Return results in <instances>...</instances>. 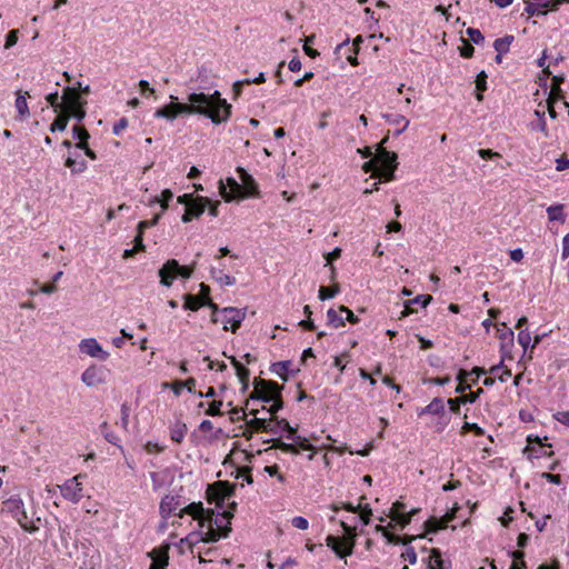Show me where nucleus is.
Masks as SVG:
<instances>
[{"mask_svg":"<svg viewBox=\"0 0 569 569\" xmlns=\"http://www.w3.org/2000/svg\"><path fill=\"white\" fill-rule=\"evenodd\" d=\"M154 112L156 118H164L173 121L179 114H200L211 120L213 124L227 122L231 117L232 106L221 97L220 91L212 93L191 92L188 94V103L178 102L177 97Z\"/></svg>","mask_w":569,"mask_h":569,"instance_id":"nucleus-1","label":"nucleus"},{"mask_svg":"<svg viewBox=\"0 0 569 569\" xmlns=\"http://www.w3.org/2000/svg\"><path fill=\"white\" fill-rule=\"evenodd\" d=\"M376 160L379 168V180L390 182L396 179V170L398 168V156L393 151H389L386 147L377 146Z\"/></svg>","mask_w":569,"mask_h":569,"instance_id":"nucleus-2","label":"nucleus"},{"mask_svg":"<svg viewBox=\"0 0 569 569\" xmlns=\"http://www.w3.org/2000/svg\"><path fill=\"white\" fill-rule=\"evenodd\" d=\"M283 386L279 385L273 380H266L262 378H254L253 380V390L249 395L247 400V405L249 401H262L264 403H270L271 400L274 399L280 392H282Z\"/></svg>","mask_w":569,"mask_h":569,"instance_id":"nucleus-3","label":"nucleus"},{"mask_svg":"<svg viewBox=\"0 0 569 569\" xmlns=\"http://www.w3.org/2000/svg\"><path fill=\"white\" fill-rule=\"evenodd\" d=\"M2 511L10 513L24 531L34 533L39 530L38 526L29 523L24 503L19 496H12L4 500Z\"/></svg>","mask_w":569,"mask_h":569,"instance_id":"nucleus-4","label":"nucleus"},{"mask_svg":"<svg viewBox=\"0 0 569 569\" xmlns=\"http://www.w3.org/2000/svg\"><path fill=\"white\" fill-rule=\"evenodd\" d=\"M193 270L194 266H181L178 260L170 259L158 271L160 283L164 287H170L178 277L189 279Z\"/></svg>","mask_w":569,"mask_h":569,"instance_id":"nucleus-5","label":"nucleus"},{"mask_svg":"<svg viewBox=\"0 0 569 569\" xmlns=\"http://www.w3.org/2000/svg\"><path fill=\"white\" fill-rule=\"evenodd\" d=\"M236 485L228 481H217L208 486L206 499L209 503H214L218 509L224 508V501L234 496Z\"/></svg>","mask_w":569,"mask_h":569,"instance_id":"nucleus-6","label":"nucleus"},{"mask_svg":"<svg viewBox=\"0 0 569 569\" xmlns=\"http://www.w3.org/2000/svg\"><path fill=\"white\" fill-rule=\"evenodd\" d=\"M237 508V503L233 501L229 505L228 510L214 513V510L208 509L204 521H209V527L218 529L220 532L226 531L227 527H230V519L233 517V511Z\"/></svg>","mask_w":569,"mask_h":569,"instance_id":"nucleus-7","label":"nucleus"},{"mask_svg":"<svg viewBox=\"0 0 569 569\" xmlns=\"http://www.w3.org/2000/svg\"><path fill=\"white\" fill-rule=\"evenodd\" d=\"M246 311L234 307H226L221 309L220 321L223 325V330L237 332L242 321L244 320Z\"/></svg>","mask_w":569,"mask_h":569,"instance_id":"nucleus-8","label":"nucleus"},{"mask_svg":"<svg viewBox=\"0 0 569 569\" xmlns=\"http://www.w3.org/2000/svg\"><path fill=\"white\" fill-rule=\"evenodd\" d=\"M565 0H523L525 11L530 16H546L548 11H557Z\"/></svg>","mask_w":569,"mask_h":569,"instance_id":"nucleus-9","label":"nucleus"},{"mask_svg":"<svg viewBox=\"0 0 569 569\" xmlns=\"http://www.w3.org/2000/svg\"><path fill=\"white\" fill-rule=\"evenodd\" d=\"M236 171L238 173L239 179L241 180L240 187H242L241 194H243V199L259 198V186L254 178L242 167H237Z\"/></svg>","mask_w":569,"mask_h":569,"instance_id":"nucleus-10","label":"nucleus"},{"mask_svg":"<svg viewBox=\"0 0 569 569\" xmlns=\"http://www.w3.org/2000/svg\"><path fill=\"white\" fill-rule=\"evenodd\" d=\"M170 548V542H162L159 547L153 548L150 552H148V557L151 558L149 569H167L169 565Z\"/></svg>","mask_w":569,"mask_h":569,"instance_id":"nucleus-11","label":"nucleus"},{"mask_svg":"<svg viewBox=\"0 0 569 569\" xmlns=\"http://www.w3.org/2000/svg\"><path fill=\"white\" fill-rule=\"evenodd\" d=\"M81 475L74 476L71 479H68L61 487V495L64 499L78 503L83 495H82V485L79 482V478H81Z\"/></svg>","mask_w":569,"mask_h":569,"instance_id":"nucleus-12","label":"nucleus"},{"mask_svg":"<svg viewBox=\"0 0 569 569\" xmlns=\"http://www.w3.org/2000/svg\"><path fill=\"white\" fill-rule=\"evenodd\" d=\"M241 188L240 183L232 177H228L226 183L222 180L219 181V192L227 202L242 200Z\"/></svg>","mask_w":569,"mask_h":569,"instance_id":"nucleus-13","label":"nucleus"},{"mask_svg":"<svg viewBox=\"0 0 569 569\" xmlns=\"http://www.w3.org/2000/svg\"><path fill=\"white\" fill-rule=\"evenodd\" d=\"M423 415L438 416L440 419L439 423L441 425V428H439V430H442L443 427L447 426V423L449 422V419H445L446 418L445 402H443L442 398H440V397L433 398L428 406L418 410L419 417H421Z\"/></svg>","mask_w":569,"mask_h":569,"instance_id":"nucleus-14","label":"nucleus"},{"mask_svg":"<svg viewBox=\"0 0 569 569\" xmlns=\"http://www.w3.org/2000/svg\"><path fill=\"white\" fill-rule=\"evenodd\" d=\"M208 203H210L208 197L196 196L194 201L184 209V213L181 217L182 222L187 223L194 218H199L204 212Z\"/></svg>","mask_w":569,"mask_h":569,"instance_id":"nucleus-15","label":"nucleus"},{"mask_svg":"<svg viewBox=\"0 0 569 569\" xmlns=\"http://www.w3.org/2000/svg\"><path fill=\"white\" fill-rule=\"evenodd\" d=\"M79 350L83 355L102 361L109 358V352L104 351L94 338L82 339L79 343Z\"/></svg>","mask_w":569,"mask_h":569,"instance_id":"nucleus-16","label":"nucleus"},{"mask_svg":"<svg viewBox=\"0 0 569 569\" xmlns=\"http://www.w3.org/2000/svg\"><path fill=\"white\" fill-rule=\"evenodd\" d=\"M82 382L88 387H96L106 382V369L92 365L88 367L81 375Z\"/></svg>","mask_w":569,"mask_h":569,"instance_id":"nucleus-17","label":"nucleus"},{"mask_svg":"<svg viewBox=\"0 0 569 569\" xmlns=\"http://www.w3.org/2000/svg\"><path fill=\"white\" fill-rule=\"evenodd\" d=\"M62 110L74 109L76 107L86 104V100L81 98L80 91L76 87H67L63 89Z\"/></svg>","mask_w":569,"mask_h":569,"instance_id":"nucleus-18","label":"nucleus"},{"mask_svg":"<svg viewBox=\"0 0 569 569\" xmlns=\"http://www.w3.org/2000/svg\"><path fill=\"white\" fill-rule=\"evenodd\" d=\"M432 301L430 295H419L413 299H409L403 302V310L401 311L400 318L408 317L412 313L418 312V307L426 308Z\"/></svg>","mask_w":569,"mask_h":569,"instance_id":"nucleus-19","label":"nucleus"},{"mask_svg":"<svg viewBox=\"0 0 569 569\" xmlns=\"http://www.w3.org/2000/svg\"><path fill=\"white\" fill-rule=\"evenodd\" d=\"M180 496H164L160 502V515L164 520H168L170 516L180 507Z\"/></svg>","mask_w":569,"mask_h":569,"instance_id":"nucleus-20","label":"nucleus"},{"mask_svg":"<svg viewBox=\"0 0 569 569\" xmlns=\"http://www.w3.org/2000/svg\"><path fill=\"white\" fill-rule=\"evenodd\" d=\"M208 512V509L203 508V505L201 501L199 502H192L184 508H182L179 513L177 515L179 518H183L184 515L191 516L193 519L199 520L201 526H203L206 515Z\"/></svg>","mask_w":569,"mask_h":569,"instance_id":"nucleus-21","label":"nucleus"},{"mask_svg":"<svg viewBox=\"0 0 569 569\" xmlns=\"http://www.w3.org/2000/svg\"><path fill=\"white\" fill-rule=\"evenodd\" d=\"M327 546L336 553L340 559H345L352 555V545L348 549H343V539L338 536L328 535L326 538Z\"/></svg>","mask_w":569,"mask_h":569,"instance_id":"nucleus-22","label":"nucleus"},{"mask_svg":"<svg viewBox=\"0 0 569 569\" xmlns=\"http://www.w3.org/2000/svg\"><path fill=\"white\" fill-rule=\"evenodd\" d=\"M259 410L252 409L250 410L249 415H251L253 418L247 421V426L250 429V433L252 432H268L269 431V423L266 419L258 418ZM244 437L250 438L251 435L243 433Z\"/></svg>","mask_w":569,"mask_h":569,"instance_id":"nucleus-23","label":"nucleus"},{"mask_svg":"<svg viewBox=\"0 0 569 569\" xmlns=\"http://www.w3.org/2000/svg\"><path fill=\"white\" fill-rule=\"evenodd\" d=\"M231 365L236 369V375L241 383V392H246L249 388L250 370L243 366L236 357H229Z\"/></svg>","mask_w":569,"mask_h":569,"instance_id":"nucleus-24","label":"nucleus"},{"mask_svg":"<svg viewBox=\"0 0 569 569\" xmlns=\"http://www.w3.org/2000/svg\"><path fill=\"white\" fill-rule=\"evenodd\" d=\"M79 157V153H70L64 161V166L70 169L72 174L82 173L88 168L86 160H78Z\"/></svg>","mask_w":569,"mask_h":569,"instance_id":"nucleus-25","label":"nucleus"},{"mask_svg":"<svg viewBox=\"0 0 569 569\" xmlns=\"http://www.w3.org/2000/svg\"><path fill=\"white\" fill-rule=\"evenodd\" d=\"M428 568L429 569H450L451 562L449 560H445L441 556L439 549H432L430 556L428 558Z\"/></svg>","mask_w":569,"mask_h":569,"instance_id":"nucleus-26","label":"nucleus"},{"mask_svg":"<svg viewBox=\"0 0 569 569\" xmlns=\"http://www.w3.org/2000/svg\"><path fill=\"white\" fill-rule=\"evenodd\" d=\"M565 82V76H552L551 78V84H550V92L548 98H552V100H565V92L561 89V84Z\"/></svg>","mask_w":569,"mask_h":569,"instance_id":"nucleus-27","label":"nucleus"},{"mask_svg":"<svg viewBox=\"0 0 569 569\" xmlns=\"http://www.w3.org/2000/svg\"><path fill=\"white\" fill-rule=\"evenodd\" d=\"M173 198V192L170 190V189H164L160 197H153L150 201H149V206H153L156 203H159L160 207H161V211L159 213H163L168 207H169V202L172 200Z\"/></svg>","mask_w":569,"mask_h":569,"instance_id":"nucleus-28","label":"nucleus"},{"mask_svg":"<svg viewBox=\"0 0 569 569\" xmlns=\"http://www.w3.org/2000/svg\"><path fill=\"white\" fill-rule=\"evenodd\" d=\"M231 531L230 527L226 528V531L220 532L218 529L209 528V530L199 536V541H203L207 543L210 542H217L222 537H228L229 532Z\"/></svg>","mask_w":569,"mask_h":569,"instance_id":"nucleus-29","label":"nucleus"},{"mask_svg":"<svg viewBox=\"0 0 569 569\" xmlns=\"http://www.w3.org/2000/svg\"><path fill=\"white\" fill-rule=\"evenodd\" d=\"M57 117L53 120V122L50 124V131H63L66 130L68 126V121L70 119V114H67L64 110H60L59 112H56Z\"/></svg>","mask_w":569,"mask_h":569,"instance_id":"nucleus-30","label":"nucleus"},{"mask_svg":"<svg viewBox=\"0 0 569 569\" xmlns=\"http://www.w3.org/2000/svg\"><path fill=\"white\" fill-rule=\"evenodd\" d=\"M341 527L343 528V531L346 533V537L343 539V549H348L352 545V551L356 547V527H351L345 521H341Z\"/></svg>","mask_w":569,"mask_h":569,"instance_id":"nucleus-31","label":"nucleus"},{"mask_svg":"<svg viewBox=\"0 0 569 569\" xmlns=\"http://www.w3.org/2000/svg\"><path fill=\"white\" fill-rule=\"evenodd\" d=\"M200 532H191L187 537L182 538L176 547L179 549L180 553L184 552V546H187L191 552H193V547L199 542Z\"/></svg>","mask_w":569,"mask_h":569,"instance_id":"nucleus-32","label":"nucleus"},{"mask_svg":"<svg viewBox=\"0 0 569 569\" xmlns=\"http://www.w3.org/2000/svg\"><path fill=\"white\" fill-rule=\"evenodd\" d=\"M487 79L488 76L485 70L480 71L476 77V99L478 101L483 100V92L487 90Z\"/></svg>","mask_w":569,"mask_h":569,"instance_id":"nucleus-33","label":"nucleus"},{"mask_svg":"<svg viewBox=\"0 0 569 569\" xmlns=\"http://www.w3.org/2000/svg\"><path fill=\"white\" fill-rule=\"evenodd\" d=\"M187 432V425L181 421H177L170 428V438L177 443H181Z\"/></svg>","mask_w":569,"mask_h":569,"instance_id":"nucleus-34","label":"nucleus"},{"mask_svg":"<svg viewBox=\"0 0 569 569\" xmlns=\"http://www.w3.org/2000/svg\"><path fill=\"white\" fill-rule=\"evenodd\" d=\"M513 345H507L506 342H500V351H501V360L498 365L496 366H492L490 369H489V373L490 375H496L497 371H499L501 368H503V361H505V358H511V349H512Z\"/></svg>","mask_w":569,"mask_h":569,"instance_id":"nucleus-35","label":"nucleus"},{"mask_svg":"<svg viewBox=\"0 0 569 569\" xmlns=\"http://www.w3.org/2000/svg\"><path fill=\"white\" fill-rule=\"evenodd\" d=\"M423 527L428 533H437L447 528L445 521L437 517H430L425 521Z\"/></svg>","mask_w":569,"mask_h":569,"instance_id":"nucleus-36","label":"nucleus"},{"mask_svg":"<svg viewBox=\"0 0 569 569\" xmlns=\"http://www.w3.org/2000/svg\"><path fill=\"white\" fill-rule=\"evenodd\" d=\"M513 40H515L513 36L506 34L502 38H498L495 40L493 48L498 53L505 54V53L509 52L510 44L512 43Z\"/></svg>","mask_w":569,"mask_h":569,"instance_id":"nucleus-37","label":"nucleus"},{"mask_svg":"<svg viewBox=\"0 0 569 569\" xmlns=\"http://www.w3.org/2000/svg\"><path fill=\"white\" fill-rule=\"evenodd\" d=\"M498 327V338L500 342H506L507 345H513L515 335L511 328H509L505 322H500L497 325Z\"/></svg>","mask_w":569,"mask_h":569,"instance_id":"nucleus-38","label":"nucleus"},{"mask_svg":"<svg viewBox=\"0 0 569 569\" xmlns=\"http://www.w3.org/2000/svg\"><path fill=\"white\" fill-rule=\"evenodd\" d=\"M202 306H204V300H202L200 297L192 295V293L184 295V303H183L184 309H188L191 311H197Z\"/></svg>","mask_w":569,"mask_h":569,"instance_id":"nucleus-39","label":"nucleus"},{"mask_svg":"<svg viewBox=\"0 0 569 569\" xmlns=\"http://www.w3.org/2000/svg\"><path fill=\"white\" fill-rule=\"evenodd\" d=\"M266 442H272L271 448L279 449L286 453L298 455L299 450L293 443L284 442L280 439H269Z\"/></svg>","mask_w":569,"mask_h":569,"instance_id":"nucleus-40","label":"nucleus"},{"mask_svg":"<svg viewBox=\"0 0 569 569\" xmlns=\"http://www.w3.org/2000/svg\"><path fill=\"white\" fill-rule=\"evenodd\" d=\"M363 42L362 36H357L353 39L352 46L349 47V38H347L345 41L339 43L336 48V53H339L342 49H346L347 51H353L355 54H358L360 50V44Z\"/></svg>","mask_w":569,"mask_h":569,"instance_id":"nucleus-41","label":"nucleus"},{"mask_svg":"<svg viewBox=\"0 0 569 569\" xmlns=\"http://www.w3.org/2000/svg\"><path fill=\"white\" fill-rule=\"evenodd\" d=\"M291 361H279L271 365L270 370L278 375L283 381L288 380V372Z\"/></svg>","mask_w":569,"mask_h":569,"instance_id":"nucleus-42","label":"nucleus"},{"mask_svg":"<svg viewBox=\"0 0 569 569\" xmlns=\"http://www.w3.org/2000/svg\"><path fill=\"white\" fill-rule=\"evenodd\" d=\"M28 92L18 91L17 92V99H16V108L21 117H26L29 114V107L27 103V97Z\"/></svg>","mask_w":569,"mask_h":569,"instance_id":"nucleus-43","label":"nucleus"},{"mask_svg":"<svg viewBox=\"0 0 569 569\" xmlns=\"http://www.w3.org/2000/svg\"><path fill=\"white\" fill-rule=\"evenodd\" d=\"M548 218L550 221L565 222L566 214L563 213L562 204H553L547 209Z\"/></svg>","mask_w":569,"mask_h":569,"instance_id":"nucleus-44","label":"nucleus"},{"mask_svg":"<svg viewBox=\"0 0 569 569\" xmlns=\"http://www.w3.org/2000/svg\"><path fill=\"white\" fill-rule=\"evenodd\" d=\"M340 292L339 284H335L332 287L320 286L319 288V299L325 301L328 299L335 298Z\"/></svg>","mask_w":569,"mask_h":569,"instance_id":"nucleus-45","label":"nucleus"},{"mask_svg":"<svg viewBox=\"0 0 569 569\" xmlns=\"http://www.w3.org/2000/svg\"><path fill=\"white\" fill-rule=\"evenodd\" d=\"M211 277L220 283V286H233L236 283V278L222 272L219 270V276H216V268L210 269Z\"/></svg>","mask_w":569,"mask_h":569,"instance_id":"nucleus-46","label":"nucleus"},{"mask_svg":"<svg viewBox=\"0 0 569 569\" xmlns=\"http://www.w3.org/2000/svg\"><path fill=\"white\" fill-rule=\"evenodd\" d=\"M72 138L78 140V142H88L90 134L84 126L76 124L72 127Z\"/></svg>","mask_w":569,"mask_h":569,"instance_id":"nucleus-47","label":"nucleus"},{"mask_svg":"<svg viewBox=\"0 0 569 569\" xmlns=\"http://www.w3.org/2000/svg\"><path fill=\"white\" fill-rule=\"evenodd\" d=\"M327 318H328V325L332 326L333 328H340L345 326V319L338 315V312L330 308L327 311Z\"/></svg>","mask_w":569,"mask_h":569,"instance_id":"nucleus-48","label":"nucleus"},{"mask_svg":"<svg viewBox=\"0 0 569 569\" xmlns=\"http://www.w3.org/2000/svg\"><path fill=\"white\" fill-rule=\"evenodd\" d=\"M467 432H473L475 436L477 437H482L485 436V429L481 428L480 426H478L477 423L475 422H468L466 421L463 425H462V428H461V433L465 435Z\"/></svg>","mask_w":569,"mask_h":569,"instance_id":"nucleus-49","label":"nucleus"},{"mask_svg":"<svg viewBox=\"0 0 569 569\" xmlns=\"http://www.w3.org/2000/svg\"><path fill=\"white\" fill-rule=\"evenodd\" d=\"M270 407H262L263 410H267L270 415L274 416L278 411H280L283 408V400H282V393L280 392L278 396L274 397L273 400H271Z\"/></svg>","mask_w":569,"mask_h":569,"instance_id":"nucleus-50","label":"nucleus"},{"mask_svg":"<svg viewBox=\"0 0 569 569\" xmlns=\"http://www.w3.org/2000/svg\"><path fill=\"white\" fill-rule=\"evenodd\" d=\"M48 103L53 108L54 112H59L62 110V101H60V96L58 91L51 92L46 97Z\"/></svg>","mask_w":569,"mask_h":569,"instance_id":"nucleus-51","label":"nucleus"},{"mask_svg":"<svg viewBox=\"0 0 569 569\" xmlns=\"http://www.w3.org/2000/svg\"><path fill=\"white\" fill-rule=\"evenodd\" d=\"M161 216H162L161 213H157V214H156L152 219H150V220H142V221H140V222L138 223V226H137V231H139V233H144V230H146V229H149V228H151V227L156 226V224L159 222V220H160Z\"/></svg>","mask_w":569,"mask_h":569,"instance_id":"nucleus-52","label":"nucleus"},{"mask_svg":"<svg viewBox=\"0 0 569 569\" xmlns=\"http://www.w3.org/2000/svg\"><path fill=\"white\" fill-rule=\"evenodd\" d=\"M362 170L368 173L370 172L371 173V177L372 178H379V168H378V163H377V160L376 158L375 159H370L368 161H366L362 166Z\"/></svg>","mask_w":569,"mask_h":569,"instance_id":"nucleus-53","label":"nucleus"},{"mask_svg":"<svg viewBox=\"0 0 569 569\" xmlns=\"http://www.w3.org/2000/svg\"><path fill=\"white\" fill-rule=\"evenodd\" d=\"M204 306L211 309V321L218 323L220 321L221 309L211 299L204 300Z\"/></svg>","mask_w":569,"mask_h":569,"instance_id":"nucleus-54","label":"nucleus"},{"mask_svg":"<svg viewBox=\"0 0 569 569\" xmlns=\"http://www.w3.org/2000/svg\"><path fill=\"white\" fill-rule=\"evenodd\" d=\"M527 441L528 443L531 446V447H526V451L527 450H530V451H536V448L533 447L535 445H538L541 449H543L545 447H551L550 443H545L542 441V439L538 436H532V435H529L527 437Z\"/></svg>","mask_w":569,"mask_h":569,"instance_id":"nucleus-55","label":"nucleus"},{"mask_svg":"<svg viewBox=\"0 0 569 569\" xmlns=\"http://www.w3.org/2000/svg\"><path fill=\"white\" fill-rule=\"evenodd\" d=\"M223 402L221 400H213L209 403L208 409L206 410V415L214 417L222 416L221 407Z\"/></svg>","mask_w":569,"mask_h":569,"instance_id":"nucleus-56","label":"nucleus"},{"mask_svg":"<svg viewBox=\"0 0 569 569\" xmlns=\"http://www.w3.org/2000/svg\"><path fill=\"white\" fill-rule=\"evenodd\" d=\"M466 32L470 41L475 44H480L485 40V37L479 29L468 28Z\"/></svg>","mask_w":569,"mask_h":569,"instance_id":"nucleus-57","label":"nucleus"},{"mask_svg":"<svg viewBox=\"0 0 569 569\" xmlns=\"http://www.w3.org/2000/svg\"><path fill=\"white\" fill-rule=\"evenodd\" d=\"M18 39H19V30L18 29H12L10 30L7 36H6V43H4V48L6 49H10L12 48L13 46L17 44L18 42Z\"/></svg>","mask_w":569,"mask_h":569,"instance_id":"nucleus-58","label":"nucleus"},{"mask_svg":"<svg viewBox=\"0 0 569 569\" xmlns=\"http://www.w3.org/2000/svg\"><path fill=\"white\" fill-rule=\"evenodd\" d=\"M67 114H70V118H74L78 121H82L86 117L84 104L76 107L74 109L64 110Z\"/></svg>","mask_w":569,"mask_h":569,"instance_id":"nucleus-59","label":"nucleus"},{"mask_svg":"<svg viewBox=\"0 0 569 569\" xmlns=\"http://www.w3.org/2000/svg\"><path fill=\"white\" fill-rule=\"evenodd\" d=\"M509 557L512 558V562H516L519 565V568H522L525 569L527 566H526V561H525V552L521 551V550H512V551H509L508 552Z\"/></svg>","mask_w":569,"mask_h":569,"instance_id":"nucleus-60","label":"nucleus"},{"mask_svg":"<svg viewBox=\"0 0 569 569\" xmlns=\"http://www.w3.org/2000/svg\"><path fill=\"white\" fill-rule=\"evenodd\" d=\"M531 342V335L528 330H520L518 333V343L527 350Z\"/></svg>","mask_w":569,"mask_h":569,"instance_id":"nucleus-61","label":"nucleus"},{"mask_svg":"<svg viewBox=\"0 0 569 569\" xmlns=\"http://www.w3.org/2000/svg\"><path fill=\"white\" fill-rule=\"evenodd\" d=\"M359 511H360V520L365 526H368L370 523V517L372 516V510L369 505L361 506L359 505Z\"/></svg>","mask_w":569,"mask_h":569,"instance_id":"nucleus-62","label":"nucleus"},{"mask_svg":"<svg viewBox=\"0 0 569 569\" xmlns=\"http://www.w3.org/2000/svg\"><path fill=\"white\" fill-rule=\"evenodd\" d=\"M482 393H483V389L479 388L476 391H470L467 395L460 396V398L463 403H475L478 400V398L480 397V395H482Z\"/></svg>","mask_w":569,"mask_h":569,"instance_id":"nucleus-63","label":"nucleus"},{"mask_svg":"<svg viewBox=\"0 0 569 569\" xmlns=\"http://www.w3.org/2000/svg\"><path fill=\"white\" fill-rule=\"evenodd\" d=\"M405 512L406 505L402 501L397 500L396 502L392 503V507L390 508L389 513L387 516L392 518V516H398Z\"/></svg>","mask_w":569,"mask_h":569,"instance_id":"nucleus-64","label":"nucleus"}]
</instances>
